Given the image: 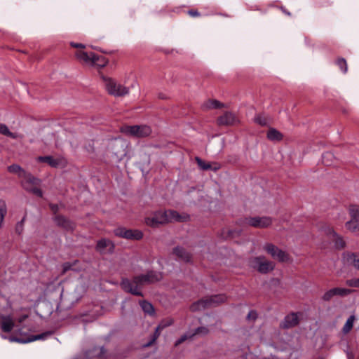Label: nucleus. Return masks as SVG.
I'll list each match as a JSON object with an SVG mask.
<instances>
[{
	"label": "nucleus",
	"mask_w": 359,
	"mask_h": 359,
	"mask_svg": "<svg viewBox=\"0 0 359 359\" xmlns=\"http://www.w3.org/2000/svg\"><path fill=\"white\" fill-rule=\"evenodd\" d=\"M327 234L330 236V239L334 242V245L338 249H342L346 246V243L342 237L338 235L333 229H329Z\"/></svg>",
	"instance_id": "21"
},
{
	"label": "nucleus",
	"mask_w": 359,
	"mask_h": 359,
	"mask_svg": "<svg viewBox=\"0 0 359 359\" xmlns=\"http://www.w3.org/2000/svg\"><path fill=\"white\" fill-rule=\"evenodd\" d=\"M351 292V290L349 289L341 288V287H334L330 290L326 291L323 297V300L325 302L330 301L335 296L344 297L347 296Z\"/></svg>",
	"instance_id": "15"
},
{
	"label": "nucleus",
	"mask_w": 359,
	"mask_h": 359,
	"mask_svg": "<svg viewBox=\"0 0 359 359\" xmlns=\"http://www.w3.org/2000/svg\"><path fill=\"white\" fill-rule=\"evenodd\" d=\"M257 317V312L255 311H250L249 313H248V318L249 320H255Z\"/></svg>",
	"instance_id": "42"
},
{
	"label": "nucleus",
	"mask_w": 359,
	"mask_h": 359,
	"mask_svg": "<svg viewBox=\"0 0 359 359\" xmlns=\"http://www.w3.org/2000/svg\"><path fill=\"white\" fill-rule=\"evenodd\" d=\"M354 321H355L354 316H351L347 319V320H346V323L344 324L343 329H342L343 332L344 334H347L351 330V329L353 328V326Z\"/></svg>",
	"instance_id": "34"
},
{
	"label": "nucleus",
	"mask_w": 359,
	"mask_h": 359,
	"mask_svg": "<svg viewBox=\"0 0 359 359\" xmlns=\"http://www.w3.org/2000/svg\"><path fill=\"white\" fill-rule=\"evenodd\" d=\"M121 131L135 137H146L151 133V129L147 125L124 126L121 128Z\"/></svg>",
	"instance_id": "7"
},
{
	"label": "nucleus",
	"mask_w": 359,
	"mask_h": 359,
	"mask_svg": "<svg viewBox=\"0 0 359 359\" xmlns=\"http://www.w3.org/2000/svg\"><path fill=\"white\" fill-rule=\"evenodd\" d=\"M241 230H231V229H223L222 231V236L224 239L233 238L241 235Z\"/></svg>",
	"instance_id": "29"
},
{
	"label": "nucleus",
	"mask_w": 359,
	"mask_h": 359,
	"mask_svg": "<svg viewBox=\"0 0 359 359\" xmlns=\"http://www.w3.org/2000/svg\"><path fill=\"white\" fill-rule=\"evenodd\" d=\"M18 326L15 323V320L11 315H0V329L3 332L11 333L13 332L14 335L6 337L3 334L0 336L4 339H8L11 342H18V343H28L36 340L44 339L46 337L50 335V332L43 333L32 336L29 338H25L22 335V329L17 328Z\"/></svg>",
	"instance_id": "1"
},
{
	"label": "nucleus",
	"mask_w": 359,
	"mask_h": 359,
	"mask_svg": "<svg viewBox=\"0 0 359 359\" xmlns=\"http://www.w3.org/2000/svg\"><path fill=\"white\" fill-rule=\"evenodd\" d=\"M172 323H173V320L172 319H168V320L162 321L159 324V325L156 327L155 333H154V337L153 339L150 342H149L148 344H145L144 346H150L156 339V338L159 336L160 330H163L165 327H168V326L172 325Z\"/></svg>",
	"instance_id": "27"
},
{
	"label": "nucleus",
	"mask_w": 359,
	"mask_h": 359,
	"mask_svg": "<svg viewBox=\"0 0 359 359\" xmlns=\"http://www.w3.org/2000/svg\"><path fill=\"white\" fill-rule=\"evenodd\" d=\"M208 332V329L204 327H198L196 330L194 334H205Z\"/></svg>",
	"instance_id": "40"
},
{
	"label": "nucleus",
	"mask_w": 359,
	"mask_h": 359,
	"mask_svg": "<svg viewBox=\"0 0 359 359\" xmlns=\"http://www.w3.org/2000/svg\"><path fill=\"white\" fill-rule=\"evenodd\" d=\"M0 133L13 139L19 137L18 134L11 133L5 124H0Z\"/></svg>",
	"instance_id": "32"
},
{
	"label": "nucleus",
	"mask_w": 359,
	"mask_h": 359,
	"mask_svg": "<svg viewBox=\"0 0 359 359\" xmlns=\"http://www.w3.org/2000/svg\"><path fill=\"white\" fill-rule=\"evenodd\" d=\"M189 338V336L187 334L182 335L178 340L175 342V346L180 345L181 343L184 342L185 340H187Z\"/></svg>",
	"instance_id": "41"
},
{
	"label": "nucleus",
	"mask_w": 359,
	"mask_h": 359,
	"mask_svg": "<svg viewBox=\"0 0 359 359\" xmlns=\"http://www.w3.org/2000/svg\"><path fill=\"white\" fill-rule=\"evenodd\" d=\"M71 269V265L69 263H65L64 264V271H66Z\"/></svg>",
	"instance_id": "47"
},
{
	"label": "nucleus",
	"mask_w": 359,
	"mask_h": 359,
	"mask_svg": "<svg viewBox=\"0 0 359 359\" xmlns=\"http://www.w3.org/2000/svg\"><path fill=\"white\" fill-rule=\"evenodd\" d=\"M104 87L109 94L115 97H122L128 95L130 92L129 88L117 82L116 80L109 78L102 77Z\"/></svg>",
	"instance_id": "4"
},
{
	"label": "nucleus",
	"mask_w": 359,
	"mask_h": 359,
	"mask_svg": "<svg viewBox=\"0 0 359 359\" xmlns=\"http://www.w3.org/2000/svg\"><path fill=\"white\" fill-rule=\"evenodd\" d=\"M237 121L238 119L235 114L229 111L224 113L217 119L218 124L222 126L233 125Z\"/></svg>",
	"instance_id": "19"
},
{
	"label": "nucleus",
	"mask_w": 359,
	"mask_h": 359,
	"mask_svg": "<svg viewBox=\"0 0 359 359\" xmlns=\"http://www.w3.org/2000/svg\"><path fill=\"white\" fill-rule=\"evenodd\" d=\"M249 265L261 273H267L273 271L275 264L266 259L264 256L252 257L249 260Z\"/></svg>",
	"instance_id": "6"
},
{
	"label": "nucleus",
	"mask_w": 359,
	"mask_h": 359,
	"mask_svg": "<svg viewBox=\"0 0 359 359\" xmlns=\"http://www.w3.org/2000/svg\"><path fill=\"white\" fill-rule=\"evenodd\" d=\"M55 222L57 225L62 226L67 230H72L74 227L73 222L61 215L56 216L55 217Z\"/></svg>",
	"instance_id": "25"
},
{
	"label": "nucleus",
	"mask_w": 359,
	"mask_h": 359,
	"mask_svg": "<svg viewBox=\"0 0 359 359\" xmlns=\"http://www.w3.org/2000/svg\"><path fill=\"white\" fill-rule=\"evenodd\" d=\"M16 230H20V228H18V226L16 228Z\"/></svg>",
	"instance_id": "51"
},
{
	"label": "nucleus",
	"mask_w": 359,
	"mask_h": 359,
	"mask_svg": "<svg viewBox=\"0 0 359 359\" xmlns=\"http://www.w3.org/2000/svg\"><path fill=\"white\" fill-rule=\"evenodd\" d=\"M39 162H43L53 168H64L67 165V161L65 158H53L51 156H39L37 158Z\"/></svg>",
	"instance_id": "14"
},
{
	"label": "nucleus",
	"mask_w": 359,
	"mask_h": 359,
	"mask_svg": "<svg viewBox=\"0 0 359 359\" xmlns=\"http://www.w3.org/2000/svg\"><path fill=\"white\" fill-rule=\"evenodd\" d=\"M162 279V274L157 271H151L144 275L135 277L132 280L123 279L122 288L133 294L142 296L141 287L145 284L154 283Z\"/></svg>",
	"instance_id": "2"
},
{
	"label": "nucleus",
	"mask_w": 359,
	"mask_h": 359,
	"mask_svg": "<svg viewBox=\"0 0 359 359\" xmlns=\"http://www.w3.org/2000/svg\"><path fill=\"white\" fill-rule=\"evenodd\" d=\"M189 14L191 16H192V17H196V16H198V15H199V13H198V11H193V10L189 11Z\"/></svg>",
	"instance_id": "44"
},
{
	"label": "nucleus",
	"mask_w": 359,
	"mask_h": 359,
	"mask_svg": "<svg viewBox=\"0 0 359 359\" xmlns=\"http://www.w3.org/2000/svg\"><path fill=\"white\" fill-rule=\"evenodd\" d=\"M16 230H20V228H18V226L16 228Z\"/></svg>",
	"instance_id": "52"
},
{
	"label": "nucleus",
	"mask_w": 359,
	"mask_h": 359,
	"mask_svg": "<svg viewBox=\"0 0 359 359\" xmlns=\"http://www.w3.org/2000/svg\"><path fill=\"white\" fill-rule=\"evenodd\" d=\"M174 253L176 255V256L185 262H189L191 259L190 254L186 252L184 249L181 247L175 248L174 249Z\"/></svg>",
	"instance_id": "28"
},
{
	"label": "nucleus",
	"mask_w": 359,
	"mask_h": 359,
	"mask_svg": "<svg viewBox=\"0 0 359 359\" xmlns=\"http://www.w3.org/2000/svg\"><path fill=\"white\" fill-rule=\"evenodd\" d=\"M342 261L344 264L353 266L359 271V253L345 252L342 255Z\"/></svg>",
	"instance_id": "16"
},
{
	"label": "nucleus",
	"mask_w": 359,
	"mask_h": 359,
	"mask_svg": "<svg viewBox=\"0 0 359 359\" xmlns=\"http://www.w3.org/2000/svg\"><path fill=\"white\" fill-rule=\"evenodd\" d=\"M299 323L298 314L292 313L285 316L283 323V326L285 328H290L296 326Z\"/></svg>",
	"instance_id": "24"
},
{
	"label": "nucleus",
	"mask_w": 359,
	"mask_h": 359,
	"mask_svg": "<svg viewBox=\"0 0 359 359\" xmlns=\"http://www.w3.org/2000/svg\"><path fill=\"white\" fill-rule=\"evenodd\" d=\"M70 45L72 47L76 48H85L84 44L79 43L71 42Z\"/></svg>",
	"instance_id": "43"
},
{
	"label": "nucleus",
	"mask_w": 359,
	"mask_h": 359,
	"mask_svg": "<svg viewBox=\"0 0 359 359\" xmlns=\"http://www.w3.org/2000/svg\"><path fill=\"white\" fill-rule=\"evenodd\" d=\"M337 64L344 73H346L348 68H347L346 61L345 60V59H344V58L338 59L337 61Z\"/></svg>",
	"instance_id": "38"
},
{
	"label": "nucleus",
	"mask_w": 359,
	"mask_h": 359,
	"mask_svg": "<svg viewBox=\"0 0 359 359\" xmlns=\"http://www.w3.org/2000/svg\"><path fill=\"white\" fill-rule=\"evenodd\" d=\"M263 249L271 255V257L280 262H287L289 260L288 255L275 245L272 243H266Z\"/></svg>",
	"instance_id": "11"
},
{
	"label": "nucleus",
	"mask_w": 359,
	"mask_h": 359,
	"mask_svg": "<svg viewBox=\"0 0 359 359\" xmlns=\"http://www.w3.org/2000/svg\"><path fill=\"white\" fill-rule=\"evenodd\" d=\"M267 137L271 141H280L283 139V135L275 128H270L267 133Z\"/></svg>",
	"instance_id": "31"
},
{
	"label": "nucleus",
	"mask_w": 359,
	"mask_h": 359,
	"mask_svg": "<svg viewBox=\"0 0 359 359\" xmlns=\"http://www.w3.org/2000/svg\"><path fill=\"white\" fill-rule=\"evenodd\" d=\"M223 106L224 104L217 100H209L203 104L202 107L204 109H210L221 108Z\"/></svg>",
	"instance_id": "30"
},
{
	"label": "nucleus",
	"mask_w": 359,
	"mask_h": 359,
	"mask_svg": "<svg viewBox=\"0 0 359 359\" xmlns=\"http://www.w3.org/2000/svg\"><path fill=\"white\" fill-rule=\"evenodd\" d=\"M35 180H34V182H32L28 179H27L26 180H22V184L27 191L32 192V194L37 196L42 197V191L37 187V186L40 183V180L36 177Z\"/></svg>",
	"instance_id": "17"
},
{
	"label": "nucleus",
	"mask_w": 359,
	"mask_h": 359,
	"mask_svg": "<svg viewBox=\"0 0 359 359\" xmlns=\"http://www.w3.org/2000/svg\"><path fill=\"white\" fill-rule=\"evenodd\" d=\"M196 161L197 162L199 168L203 170H211L217 171L220 168V164L216 162L209 163L203 161L201 158L196 157Z\"/></svg>",
	"instance_id": "20"
},
{
	"label": "nucleus",
	"mask_w": 359,
	"mask_h": 359,
	"mask_svg": "<svg viewBox=\"0 0 359 359\" xmlns=\"http://www.w3.org/2000/svg\"><path fill=\"white\" fill-rule=\"evenodd\" d=\"M226 300V297L224 294L211 296L194 303L191 306L190 309L192 311H201L208 307L217 306L220 303L224 302Z\"/></svg>",
	"instance_id": "5"
},
{
	"label": "nucleus",
	"mask_w": 359,
	"mask_h": 359,
	"mask_svg": "<svg viewBox=\"0 0 359 359\" xmlns=\"http://www.w3.org/2000/svg\"><path fill=\"white\" fill-rule=\"evenodd\" d=\"M86 359H104L105 351L103 347L94 348L86 353Z\"/></svg>",
	"instance_id": "23"
},
{
	"label": "nucleus",
	"mask_w": 359,
	"mask_h": 359,
	"mask_svg": "<svg viewBox=\"0 0 359 359\" xmlns=\"http://www.w3.org/2000/svg\"><path fill=\"white\" fill-rule=\"evenodd\" d=\"M28 317L27 315H22L18 319V321L19 323H22Z\"/></svg>",
	"instance_id": "45"
},
{
	"label": "nucleus",
	"mask_w": 359,
	"mask_h": 359,
	"mask_svg": "<svg viewBox=\"0 0 359 359\" xmlns=\"http://www.w3.org/2000/svg\"><path fill=\"white\" fill-rule=\"evenodd\" d=\"M348 212L351 219L346 222V228L351 232L359 231V205H351Z\"/></svg>",
	"instance_id": "9"
},
{
	"label": "nucleus",
	"mask_w": 359,
	"mask_h": 359,
	"mask_svg": "<svg viewBox=\"0 0 359 359\" xmlns=\"http://www.w3.org/2000/svg\"><path fill=\"white\" fill-rule=\"evenodd\" d=\"M334 158L333 154L331 152H326L322 156L323 163L325 165H331V161Z\"/></svg>",
	"instance_id": "37"
},
{
	"label": "nucleus",
	"mask_w": 359,
	"mask_h": 359,
	"mask_svg": "<svg viewBox=\"0 0 359 359\" xmlns=\"http://www.w3.org/2000/svg\"><path fill=\"white\" fill-rule=\"evenodd\" d=\"M189 218L187 214L180 215L175 210L155 212L151 217L145 218V224L151 227H157L160 224L173 222H185Z\"/></svg>",
	"instance_id": "3"
},
{
	"label": "nucleus",
	"mask_w": 359,
	"mask_h": 359,
	"mask_svg": "<svg viewBox=\"0 0 359 359\" xmlns=\"http://www.w3.org/2000/svg\"><path fill=\"white\" fill-rule=\"evenodd\" d=\"M116 236L130 240L138 241L142 238L143 233L137 229H127L123 227H119L114 230Z\"/></svg>",
	"instance_id": "13"
},
{
	"label": "nucleus",
	"mask_w": 359,
	"mask_h": 359,
	"mask_svg": "<svg viewBox=\"0 0 359 359\" xmlns=\"http://www.w3.org/2000/svg\"><path fill=\"white\" fill-rule=\"evenodd\" d=\"M142 310L149 314H152L154 311L153 306L148 302L143 301L140 303Z\"/></svg>",
	"instance_id": "36"
},
{
	"label": "nucleus",
	"mask_w": 359,
	"mask_h": 359,
	"mask_svg": "<svg viewBox=\"0 0 359 359\" xmlns=\"http://www.w3.org/2000/svg\"><path fill=\"white\" fill-rule=\"evenodd\" d=\"M282 10H283V11L285 13H286V14H287V15H290V13L285 11V9H283V8H282Z\"/></svg>",
	"instance_id": "48"
},
{
	"label": "nucleus",
	"mask_w": 359,
	"mask_h": 359,
	"mask_svg": "<svg viewBox=\"0 0 359 359\" xmlns=\"http://www.w3.org/2000/svg\"><path fill=\"white\" fill-rule=\"evenodd\" d=\"M7 213V208L5 201H0V227L3 224L4 217Z\"/></svg>",
	"instance_id": "35"
},
{
	"label": "nucleus",
	"mask_w": 359,
	"mask_h": 359,
	"mask_svg": "<svg viewBox=\"0 0 359 359\" xmlns=\"http://www.w3.org/2000/svg\"><path fill=\"white\" fill-rule=\"evenodd\" d=\"M271 224L272 219L269 217H246L238 222V224L241 226H250L255 228H266Z\"/></svg>",
	"instance_id": "8"
},
{
	"label": "nucleus",
	"mask_w": 359,
	"mask_h": 359,
	"mask_svg": "<svg viewBox=\"0 0 359 359\" xmlns=\"http://www.w3.org/2000/svg\"><path fill=\"white\" fill-rule=\"evenodd\" d=\"M254 121L261 126H266L269 123V119L264 114H257L255 116Z\"/></svg>",
	"instance_id": "33"
},
{
	"label": "nucleus",
	"mask_w": 359,
	"mask_h": 359,
	"mask_svg": "<svg viewBox=\"0 0 359 359\" xmlns=\"http://www.w3.org/2000/svg\"><path fill=\"white\" fill-rule=\"evenodd\" d=\"M76 57L80 61L85 62L87 65H93L97 64L100 60H102L101 63L99 64L100 66H104L106 64V61L104 57H100L95 55L93 52L87 53L84 50H78L76 53Z\"/></svg>",
	"instance_id": "10"
},
{
	"label": "nucleus",
	"mask_w": 359,
	"mask_h": 359,
	"mask_svg": "<svg viewBox=\"0 0 359 359\" xmlns=\"http://www.w3.org/2000/svg\"><path fill=\"white\" fill-rule=\"evenodd\" d=\"M126 142L121 139H115L109 144V149L118 161H121L126 155Z\"/></svg>",
	"instance_id": "12"
},
{
	"label": "nucleus",
	"mask_w": 359,
	"mask_h": 359,
	"mask_svg": "<svg viewBox=\"0 0 359 359\" xmlns=\"http://www.w3.org/2000/svg\"><path fill=\"white\" fill-rule=\"evenodd\" d=\"M348 359H353L352 357L350 355H348Z\"/></svg>",
	"instance_id": "49"
},
{
	"label": "nucleus",
	"mask_w": 359,
	"mask_h": 359,
	"mask_svg": "<svg viewBox=\"0 0 359 359\" xmlns=\"http://www.w3.org/2000/svg\"><path fill=\"white\" fill-rule=\"evenodd\" d=\"M23 221H24V219L22 220H21L20 226H22V223L23 222Z\"/></svg>",
	"instance_id": "50"
},
{
	"label": "nucleus",
	"mask_w": 359,
	"mask_h": 359,
	"mask_svg": "<svg viewBox=\"0 0 359 359\" xmlns=\"http://www.w3.org/2000/svg\"><path fill=\"white\" fill-rule=\"evenodd\" d=\"M114 248V245L111 243V241L109 239L102 238L100 241H98L96 249L97 251H99L101 253H104L107 252V250L111 251Z\"/></svg>",
	"instance_id": "22"
},
{
	"label": "nucleus",
	"mask_w": 359,
	"mask_h": 359,
	"mask_svg": "<svg viewBox=\"0 0 359 359\" xmlns=\"http://www.w3.org/2000/svg\"><path fill=\"white\" fill-rule=\"evenodd\" d=\"M12 309V302L4 295H0V315L7 313Z\"/></svg>",
	"instance_id": "26"
},
{
	"label": "nucleus",
	"mask_w": 359,
	"mask_h": 359,
	"mask_svg": "<svg viewBox=\"0 0 359 359\" xmlns=\"http://www.w3.org/2000/svg\"><path fill=\"white\" fill-rule=\"evenodd\" d=\"M8 170L11 173H15L18 175L19 177L22 178V180H26L28 179L29 180H31L32 182H34L35 180V177H33L30 173H27L25 172L20 165L13 164L8 168Z\"/></svg>",
	"instance_id": "18"
},
{
	"label": "nucleus",
	"mask_w": 359,
	"mask_h": 359,
	"mask_svg": "<svg viewBox=\"0 0 359 359\" xmlns=\"http://www.w3.org/2000/svg\"><path fill=\"white\" fill-rule=\"evenodd\" d=\"M346 284L350 287H359V278L347 280Z\"/></svg>",
	"instance_id": "39"
},
{
	"label": "nucleus",
	"mask_w": 359,
	"mask_h": 359,
	"mask_svg": "<svg viewBox=\"0 0 359 359\" xmlns=\"http://www.w3.org/2000/svg\"><path fill=\"white\" fill-rule=\"evenodd\" d=\"M50 208L51 210L54 212H56L58 210V206L57 205H50Z\"/></svg>",
	"instance_id": "46"
}]
</instances>
